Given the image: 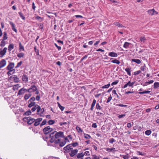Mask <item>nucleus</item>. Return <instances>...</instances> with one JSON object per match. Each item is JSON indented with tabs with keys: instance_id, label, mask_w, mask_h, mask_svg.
Wrapping results in <instances>:
<instances>
[{
	"instance_id": "1",
	"label": "nucleus",
	"mask_w": 159,
	"mask_h": 159,
	"mask_svg": "<svg viewBox=\"0 0 159 159\" xmlns=\"http://www.w3.org/2000/svg\"><path fill=\"white\" fill-rule=\"evenodd\" d=\"M23 120L25 121L26 120H27V123L29 125H31L35 121V119L33 118H31L30 117H25L23 119Z\"/></svg>"
},
{
	"instance_id": "2",
	"label": "nucleus",
	"mask_w": 159,
	"mask_h": 159,
	"mask_svg": "<svg viewBox=\"0 0 159 159\" xmlns=\"http://www.w3.org/2000/svg\"><path fill=\"white\" fill-rule=\"evenodd\" d=\"M52 129L49 126L45 127L43 129V131L44 134H47L52 131Z\"/></svg>"
},
{
	"instance_id": "3",
	"label": "nucleus",
	"mask_w": 159,
	"mask_h": 159,
	"mask_svg": "<svg viewBox=\"0 0 159 159\" xmlns=\"http://www.w3.org/2000/svg\"><path fill=\"white\" fill-rule=\"evenodd\" d=\"M54 133L55 134V138H57L58 139L60 137H64L63 132H62L61 131H59V132L54 131Z\"/></svg>"
},
{
	"instance_id": "4",
	"label": "nucleus",
	"mask_w": 159,
	"mask_h": 159,
	"mask_svg": "<svg viewBox=\"0 0 159 159\" xmlns=\"http://www.w3.org/2000/svg\"><path fill=\"white\" fill-rule=\"evenodd\" d=\"M37 109V114H39V112L40 111V107L38 105L36 104L31 109V111L32 112L34 111Z\"/></svg>"
},
{
	"instance_id": "5",
	"label": "nucleus",
	"mask_w": 159,
	"mask_h": 159,
	"mask_svg": "<svg viewBox=\"0 0 159 159\" xmlns=\"http://www.w3.org/2000/svg\"><path fill=\"white\" fill-rule=\"evenodd\" d=\"M49 137L51 138V139L49 141L51 143L54 142L55 139H57V138H55L56 137L55 135L54 132H53L50 134Z\"/></svg>"
},
{
	"instance_id": "6",
	"label": "nucleus",
	"mask_w": 159,
	"mask_h": 159,
	"mask_svg": "<svg viewBox=\"0 0 159 159\" xmlns=\"http://www.w3.org/2000/svg\"><path fill=\"white\" fill-rule=\"evenodd\" d=\"M37 90V87L35 85H32L28 89L27 92L29 93H32L36 91Z\"/></svg>"
},
{
	"instance_id": "7",
	"label": "nucleus",
	"mask_w": 159,
	"mask_h": 159,
	"mask_svg": "<svg viewBox=\"0 0 159 159\" xmlns=\"http://www.w3.org/2000/svg\"><path fill=\"white\" fill-rule=\"evenodd\" d=\"M0 51V57H2L6 54L7 50V48L6 47L4 48L2 50L1 49Z\"/></svg>"
},
{
	"instance_id": "8",
	"label": "nucleus",
	"mask_w": 159,
	"mask_h": 159,
	"mask_svg": "<svg viewBox=\"0 0 159 159\" xmlns=\"http://www.w3.org/2000/svg\"><path fill=\"white\" fill-rule=\"evenodd\" d=\"M78 150L77 149H74L71 151V152L69 153V155L71 157L74 156L77 153Z\"/></svg>"
},
{
	"instance_id": "9",
	"label": "nucleus",
	"mask_w": 159,
	"mask_h": 159,
	"mask_svg": "<svg viewBox=\"0 0 159 159\" xmlns=\"http://www.w3.org/2000/svg\"><path fill=\"white\" fill-rule=\"evenodd\" d=\"M43 120L42 118H39L36 119H35V121H34V125L35 126H37L39 125L40 124V122Z\"/></svg>"
},
{
	"instance_id": "10",
	"label": "nucleus",
	"mask_w": 159,
	"mask_h": 159,
	"mask_svg": "<svg viewBox=\"0 0 159 159\" xmlns=\"http://www.w3.org/2000/svg\"><path fill=\"white\" fill-rule=\"evenodd\" d=\"M15 65V64L13 62H10L7 66L6 69L8 70H10L13 68Z\"/></svg>"
},
{
	"instance_id": "11",
	"label": "nucleus",
	"mask_w": 159,
	"mask_h": 159,
	"mask_svg": "<svg viewBox=\"0 0 159 159\" xmlns=\"http://www.w3.org/2000/svg\"><path fill=\"white\" fill-rule=\"evenodd\" d=\"M6 64V61L5 59H2L0 61V68L4 67Z\"/></svg>"
},
{
	"instance_id": "12",
	"label": "nucleus",
	"mask_w": 159,
	"mask_h": 159,
	"mask_svg": "<svg viewBox=\"0 0 159 159\" xmlns=\"http://www.w3.org/2000/svg\"><path fill=\"white\" fill-rule=\"evenodd\" d=\"M28 78L27 75L25 74L23 75L22 79L23 81L25 83L27 82L28 81Z\"/></svg>"
},
{
	"instance_id": "13",
	"label": "nucleus",
	"mask_w": 159,
	"mask_h": 159,
	"mask_svg": "<svg viewBox=\"0 0 159 159\" xmlns=\"http://www.w3.org/2000/svg\"><path fill=\"white\" fill-rule=\"evenodd\" d=\"M10 24L11 25L12 30L14 31L15 32L17 33V31L15 27V25L12 22H10Z\"/></svg>"
},
{
	"instance_id": "14",
	"label": "nucleus",
	"mask_w": 159,
	"mask_h": 159,
	"mask_svg": "<svg viewBox=\"0 0 159 159\" xmlns=\"http://www.w3.org/2000/svg\"><path fill=\"white\" fill-rule=\"evenodd\" d=\"M108 55L110 57H116L118 56V55L117 53L113 52H109Z\"/></svg>"
},
{
	"instance_id": "15",
	"label": "nucleus",
	"mask_w": 159,
	"mask_h": 159,
	"mask_svg": "<svg viewBox=\"0 0 159 159\" xmlns=\"http://www.w3.org/2000/svg\"><path fill=\"white\" fill-rule=\"evenodd\" d=\"M71 144H69L64 147L63 148V149L64 150V152H66L67 151L68 149H70V148H71Z\"/></svg>"
},
{
	"instance_id": "16",
	"label": "nucleus",
	"mask_w": 159,
	"mask_h": 159,
	"mask_svg": "<svg viewBox=\"0 0 159 159\" xmlns=\"http://www.w3.org/2000/svg\"><path fill=\"white\" fill-rule=\"evenodd\" d=\"M14 45L13 44H10L8 47V50L9 52H10L11 50L14 48Z\"/></svg>"
},
{
	"instance_id": "17",
	"label": "nucleus",
	"mask_w": 159,
	"mask_h": 159,
	"mask_svg": "<svg viewBox=\"0 0 159 159\" xmlns=\"http://www.w3.org/2000/svg\"><path fill=\"white\" fill-rule=\"evenodd\" d=\"M131 43L127 42H125L123 45V47L125 48H128Z\"/></svg>"
},
{
	"instance_id": "18",
	"label": "nucleus",
	"mask_w": 159,
	"mask_h": 159,
	"mask_svg": "<svg viewBox=\"0 0 159 159\" xmlns=\"http://www.w3.org/2000/svg\"><path fill=\"white\" fill-rule=\"evenodd\" d=\"M13 76L14 81L15 83L18 82H19V79L17 76L16 75H13Z\"/></svg>"
},
{
	"instance_id": "19",
	"label": "nucleus",
	"mask_w": 159,
	"mask_h": 159,
	"mask_svg": "<svg viewBox=\"0 0 159 159\" xmlns=\"http://www.w3.org/2000/svg\"><path fill=\"white\" fill-rule=\"evenodd\" d=\"M131 61L132 62H135L138 64H139L141 62V61L140 60L137 59H133L131 60Z\"/></svg>"
},
{
	"instance_id": "20",
	"label": "nucleus",
	"mask_w": 159,
	"mask_h": 159,
	"mask_svg": "<svg viewBox=\"0 0 159 159\" xmlns=\"http://www.w3.org/2000/svg\"><path fill=\"white\" fill-rule=\"evenodd\" d=\"M128 86L130 87H132L131 83H130V81H129L128 82L125 84L124 86V87H123V88L124 89L126 88H127Z\"/></svg>"
},
{
	"instance_id": "21",
	"label": "nucleus",
	"mask_w": 159,
	"mask_h": 159,
	"mask_svg": "<svg viewBox=\"0 0 159 159\" xmlns=\"http://www.w3.org/2000/svg\"><path fill=\"white\" fill-rule=\"evenodd\" d=\"M125 70V71L127 72V74L129 76H130L131 75L130 68L128 67L126 68Z\"/></svg>"
},
{
	"instance_id": "22",
	"label": "nucleus",
	"mask_w": 159,
	"mask_h": 159,
	"mask_svg": "<svg viewBox=\"0 0 159 159\" xmlns=\"http://www.w3.org/2000/svg\"><path fill=\"white\" fill-rule=\"evenodd\" d=\"M8 38L7 34L5 32L3 33V39L2 40H7Z\"/></svg>"
},
{
	"instance_id": "23",
	"label": "nucleus",
	"mask_w": 159,
	"mask_h": 159,
	"mask_svg": "<svg viewBox=\"0 0 159 159\" xmlns=\"http://www.w3.org/2000/svg\"><path fill=\"white\" fill-rule=\"evenodd\" d=\"M148 13L151 16L154 14V9L149 10L148 11Z\"/></svg>"
},
{
	"instance_id": "24",
	"label": "nucleus",
	"mask_w": 159,
	"mask_h": 159,
	"mask_svg": "<svg viewBox=\"0 0 159 159\" xmlns=\"http://www.w3.org/2000/svg\"><path fill=\"white\" fill-rule=\"evenodd\" d=\"M19 51H21V50L24 51V46L22 45L21 43L20 42L19 43Z\"/></svg>"
},
{
	"instance_id": "25",
	"label": "nucleus",
	"mask_w": 159,
	"mask_h": 159,
	"mask_svg": "<svg viewBox=\"0 0 159 159\" xmlns=\"http://www.w3.org/2000/svg\"><path fill=\"white\" fill-rule=\"evenodd\" d=\"M31 111L30 110H29L26 111V112H25L24 114V115L25 116H28L29 115H31Z\"/></svg>"
},
{
	"instance_id": "26",
	"label": "nucleus",
	"mask_w": 159,
	"mask_h": 159,
	"mask_svg": "<svg viewBox=\"0 0 159 159\" xmlns=\"http://www.w3.org/2000/svg\"><path fill=\"white\" fill-rule=\"evenodd\" d=\"M146 40V39L144 36H142L140 38V40L141 42L144 43Z\"/></svg>"
},
{
	"instance_id": "27",
	"label": "nucleus",
	"mask_w": 159,
	"mask_h": 159,
	"mask_svg": "<svg viewBox=\"0 0 159 159\" xmlns=\"http://www.w3.org/2000/svg\"><path fill=\"white\" fill-rule=\"evenodd\" d=\"M66 143V141L65 140H64L63 141L60 142V144H59L60 146L61 147H62L64 146Z\"/></svg>"
},
{
	"instance_id": "28",
	"label": "nucleus",
	"mask_w": 159,
	"mask_h": 159,
	"mask_svg": "<svg viewBox=\"0 0 159 159\" xmlns=\"http://www.w3.org/2000/svg\"><path fill=\"white\" fill-rule=\"evenodd\" d=\"M31 96V95L30 94H25L24 96V98L25 100H26L28 99Z\"/></svg>"
},
{
	"instance_id": "29",
	"label": "nucleus",
	"mask_w": 159,
	"mask_h": 159,
	"mask_svg": "<svg viewBox=\"0 0 159 159\" xmlns=\"http://www.w3.org/2000/svg\"><path fill=\"white\" fill-rule=\"evenodd\" d=\"M24 92L23 91V88L20 89L18 93V95H21L24 94Z\"/></svg>"
},
{
	"instance_id": "30",
	"label": "nucleus",
	"mask_w": 159,
	"mask_h": 159,
	"mask_svg": "<svg viewBox=\"0 0 159 159\" xmlns=\"http://www.w3.org/2000/svg\"><path fill=\"white\" fill-rule=\"evenodd\" d=\"M111 62L117 64H119L120 63V61L117 59L112 60L111 61Z\"/></svg>"
},
{
	"instance_id": "31",
	"label": "nucleus",
	"mask_w": 159,
	"mask_h": 159,
	"mask_svg": "<svg viewBox=\"0 0 159 159\" xmlns=\"http://www.w3.org/2000/svg\"><path fill=\"white\" fill-rule=\"evenodd\" d=\"M159 87V83L158 82H155L154 84V88L155 89Z\"/></svg>"
},
{
	"instance_id": "32",
	"label": "nucleus",
	"mask_w": 159,
	"mask_h": 159,
	"mask_svg": "<svg viewBox=\"0 0 159 159\" xmlns=\"http://www.w3.org/2000/svg\"><path fill=\"white\" fill-rule=\"evenodd\" d=\"M84 156V154L82 152L79 153L77 155V157L78 158H80Z\"/></svg>"
},
{
	"instance_id": "33",
	"label": "nucleus",
	"mask_w": 159,
	"mask_h": 159,
	"mask_svg": "<svg viewBox=\"0 0 159 159\" xmlns=\"http://www.w3.org/2000/svg\"><path fill=\"white\" fill-rule=\"evenodd\" d=\"M114 24L115 25L117 26L120 27H124V26L122 24H120L118 22H115L114 23Z\"/></svg>"
},
{
	"instance_id": "34",
	"label": "nucleus",
	"mask_w": 159,
	"mask_h": 159,
	"mask_svg": "<svg viewBox=\"0 0 159 159\" xmlns=\"http://www.w3.org/2000/svg\"><path fill=\"white\" fill-rule=\"evenodd\" d=\"M19 16L23 20H25V17L23 16L22 13L21 12H20L18 13Z\"/></svg>"
},
{
	"instance_id": "35",
	"label": "nucleus",
	"mask_w": 159,
	"mask_h": 159,
	"mask_svg": "<svg viewBox=\"0 0 159 159\" xmlns=\"http://www.w3.org/2000/svg\"><path fill=\"white\" fill-rule=\"evenodd\" d=\"M30 103L28 105V107H31L33 106H34L35 104V102H30Z\"/></svg>"
},
{
	"instance_id": "36",
	"label": "nucleus",
	"mask_w": 159,
	"mask_h": 159,
	"mask_svg": "<svg viewBox=\"0 0 159 159\" xmlns=\"http://www.w3.org/2000/svg\"><path fill=\"white\" fill-rule=\"evenodd\" d=\"M34 48V51L36 54V56H38L39 55V49H38L36 48V46H35Z\"/></svg>"
},
{
	"instance_id": "37",
	"label": "nucleus",
	"mask_w": 159,
	"mask_h": 159,
	"mask_svg": "<svg viewBox=\"0 0 159 159\" xmlns=\"http://www.w3.org/2000/svg\"><path fill=\"white\" fill-rule=\"evenodd\" d=\"M5 44L6 43L5 40H2L0 44V46L3 47L4 46Z\"/></svg>"
},
{
	"instance_id": "38",
	"label": "nucleus",
	"mask_w": 159,
	"mask_h": 159,
	"mask_svg": "<svg viewBox=\"0 0 159 159\" xmlns=\"http://www.w3.org/2000/svg\"><path fill=\"white\" fill-rule=\"evenodd\" d=\"M24 56V54L22 52L18 53L17 55V57L19 58L23 57Z\"/></svg>"
},
{
	"instance_id": "39",
	"label": "nucleus",
	"mask_w": 159,
	"mask_h": 159,
	"mask_svg": "<svg viewBox=\"0 0 159 159\" xmlns=\"http://www.w3.org/2000/svg\"><path fill=\"white\" fill-rule=\"evenodd\" d=\"M150 92V91H145L143 92H139V93L140 94H144V93H149Z\"/></svg>"
},
{
	"instance_id": "40",
	"label": "nucleus",
	"mask_w": 159,
	"mask_h": 159,
	"mask_svg": "<svg viewBox=\"0 0 159 159\" xmlns=\"http://www.w3.org/2000/svg\"><path fill=\"white\" fill-rule=\"evenodd\" d=\"M40 113H39V114L40 116H42V114H43L44 111V108H42L41 109V107H40Z\"/></svg>"
},
{
	"instance_id": "41",
	"label": "nucleus",
	"mask_w": 159,
	"mask_h": 159,
	"mask_svg": "<svg viewBox=\"0 0 159 159\" xmlns=\"http://www.w3.org/2000/svg\"><path fill=\"white\" fill-rule=\"evenodd\" d=\"M151 133V131L150 130H148L145 132V134L147 135H150Z\"/></svg>"
},
{
	"instance_id": "42",
	"label": "nucleus",
	"mask_w": 159,
	"mask_h": 159,
	"mask_svg": "<svg viewBox=\"0 0 159 159\" xmlns=\"http://www.w3.org/2000/svg\"><path fill=\"white\" fill-rule=\"evenodd\" d=\"M84 137L87 139H89L91 138V136L89 134H85L84 135Z\"/></svg>"
},
{
	"instance_id": "43",
	"label": "nucleus",
	"mask_w": 159,
	"mask_h": 159,
	"mask_svg": "<svg viewBox=\"0 0 159 159\" xmlns=\"http://www.w3.org/2000/svg\"><path fill=\"white\" fill-rule=\"evenodd\" d=\"M35 100V98L34 97H31L29 100L28 102H34V101Z\"/></svg>"
},
{
	"instance_id": "44",
	"label": "nucleus",
	"mask_w": 159,
	"mask_h": 159,
	"mask_svg": "<svg viewBox=\"0 0 159 159\" xmlns=\"http://www.w3.org/2000/svg\"><path fill=\"white\" fill-rule=\"evenodd\" d=\"M49 125H52L54 124L55 121L52 120H50L48 121Z\"/></svg>"
},
{
	"instance_id": "45",
	"label": "nucleus",
	"mask_w": 159,
	"mask_h": 159,
	"mask_svg": "<svg viewBox=\"0 0 159 159\" xmlns=\"http://www.w3.org/2000/svg\"><path fill=\"white\" fill-rule=\"evenodd\" d=\"M76 129L79 132H83L82 130L80 127H79L78 126H76Z\"/></svg>"
},
{
	"instance_id": "46",
	"label": "nucleus",
	"mask_w": 159,
	"mask_h": 159,
	"mask_svg": "<svg viewBox=\"0 0 159 159\" xmlns=\"http://www.w3.org/2000/svg\"><path fill=\"white\" fill-rule=\"evenodd\" d=\"M96 107L97 109L99 110H102V107H101L99 104L98 103H97L96 105Z\"/></svg>"
},
{
	"instance_id": "47",
	"label": "nucleus",
	"mask_w": 159,
	"mask_h": 159,
	"mask_svg": "<svg viewBox=\"0 0 159 159\" xmlns=\"http://www.w3.org/2000/svg\"><path fill=\"white\" fill-rule=\"evenodd\" d=\"M73 148H70V149H68L67 150V151H66V152H64L65 153H69L70 152H71V151L73 150Z\"/></svg>"
},
{
	"instance_id": "48",
	"label": "nucleus",
	"mask_w": 159,
	"mask_h": 159,
	"mask_svg": "<svg viewBox=\"0 0 159 159\" xmlns=\"http://www.w3.org/2000/svg\"><path fill=\"white\" fill-rule=\"evenodd\" d=\"M47 122V121L46 120H44L43 122L41 123L40 124V126H42L44 125H45Z\"/></svg>"
},
{
	"instance_id": "49",
	"label": "nucleus",
	"mask_w": 159,
	"mask_h": 159,
	"mask_svg": "<svg viewBox=\"0 0 159 159\" xmlns=\"http://www.w3.org/2000/svg\"><path fill=\"white\" fill-rule=\"evenodd\" d=\"M110 85V84L109 83L107 85H105L102 87V88L103 89L105 88H108Z\"/></svg>"
},
{
	"instance_id": "50",
	"label": "nucleus",
	"mask_w": 159,
	"mask_h": 159,
	"mask_svg": "<svg viewBox=\"0 0 159 159\" xmlns=\"http://www.w3.org/2000/svg\"><path fill=\"white\" fill-rule=\"evenodd\" d=\"M68 138H69V139L70 140H71L72 137H71V135H69L67 137H66V138H65V140L66 141V140H67L68 141H69V139H68Z\"/></svg>"
},
{
	"instance_id": "51",
	"label": "nucleus",
	"mask_w": 159,
	"mask_h": 159,
	"mask_svg": "<svg viewBox=\"0 0 159 159\" xmlns=\"http://www.w3.org/2000/svg\"><path fill=\"white\" fill-rule=\"evenodd\" d=\"M116 106H120V107H126L127 106V105H124V104H116Z\"/></svg>"
},
{
	"instance_id": "52",
	"label": "nucleus",
	"mask_w": 159,
	"mask_h": 159,
	"mask_svg": "<svg viewBox=\"0 0 159 159\" xmlns=\"http://www.w3.org/2000/svg\"><path fill=\"white\" fill-rule=\"evenodd\" d=\"M22 62L21 61L20 62H18L17 63V66L15 67V68H16L19 67L22 64Z\"/></svg>"
},
{
	"instance_id": "53",
	"label": "nucleus",
	"mask_w": 159,
	"mask_h": 159,
	"mask_svg": "<svg viewBox=\"0 0 159 159\" xmlns=\"http://www.w3.org/2000/svg\"><path fill=\"white\" fill-rule=\"evenodd\" d=\"M141 73V71L140 70H138L135 71L134 73V75H138Z\"/></svg>"
},
{
	"instance_id": "54",
	"label": "nucleus",
	"mask_w": 159,
	"mask_h": 159,
	"mask_svg": "<svg viewBox=\"0 0 159 159\" xmlns=\"http://www.w3.org/2000/svg\"><path fill=\"white\" fill-rule=\"evenodd\" d=\"M116 140L113 138L109 140V142L110 143H112L113 142H115Z\"/></svg>"
},
{
	"instance_id": "55",
	"label": "nucleus",
	"mask_w": 159,
	"mask_h": 159,
	"mask_svg": "<svg viewBox=\"0 0 159 159\" xmlns=\"http://www.w3.org/2000/svg\"><path fill=\"white\" fill-rule=\"evenodd\" d=\"M88 56V55H85L81 59L80 61V62H82L84 59H86L87 57Z\"/></svg>"
},
{
	"instance_id": "56",
	"label": "nucleus",
	"mask_w": 159,
	"mask_h": 159,
	"mask_svg": "<svg viewBox=\"0 0 159 159\" xmlns=\"http://www.w3.org/2000/svg\"><path fill=\"white\" fill-rule=\"evenodd\" d=\"M71 144V147L72 146L73 147H75L76 146H77L78 145V143L77 142H75Z\"/></svg>"
},
{
	"instance_id": "57",
	"label": "nucleus",
	"mask_w": 159,
	"mask_h": 159,
	"mask_svg": "<svg viewBox=\"0 0 159 159\" xmlns=\"http://www.w3.org/2000/svg\"><path fill=\"white\" fill-rule=\"evenodd\" d=\"M112 98V97L111 95H110L107 99V103H108L111 100Z\"/></svg>"
},
{
	"instance_id": "58",
	"label": "nucleus",
	"mask_w": 159,
	"mask_h": 159,
	"mask_svg": "<svg viewBox=\"0 0 159 159\" xmlns=\"http://www.w3.org/2000/svg\"><path fill=\"white\" fill-rule=\"evenodd\" d=\"M145 64H144L143 66H142L140 67V69L142 71H144L145 68Z\"/></svg>"
},
{
	"instance_id": "59",
	"label": "nucleus",
	"mask_w": 159,
	"mask_h": 159,
	"mask_svg": "<svg viewBox=\"0 0 159 159\" xmlns=\"http://www.w3.org/2000/svg\"><path fill=\"white\" fill-rule=\"evenodd\" d=\"M84 156H89L90 155L89 152V151H86L83 154Z\"/></svg>"
},
{
	"instance_id": "60",
	"label": "nucleus",
	"mask_w": 159,
	"mask_h": 159,
	"mask_svg": "<svg viewBox=\"0 0 159 159\" xmlns=\"http://www.w3.org/2000/svg\"><path fill=\"white\" fill-rule=\"evenodd\" d=\"M92 156L93 157L92 159H99V157L95 155H93Z\"/></svg>"
},
{
	"instance_id": "61",
	"label": "nucleus",
	"mask_w": 159,
	"mask_h": 159,
	"mask_svg": "<svg viewBox=\"0 0 159 159\" xmlns=\"http://www.w3.org/2000/svg\"><path fill=\"white\" fill-rule=\"evenodd\" d=\"M118 82H119V81L118 80H116L115 81H114L111 83V85H116L117 84Z\"/></svg>"
},
{
	"instance_id": "62",
	"label": "nucleus",
	"mask_w": 159,
	"mask_h": 159,
	"mask_svg": "<svg viewBox=\"0 0 159 159\" xmlns=\"http://www.w3.org/2000/svg\"><path fill=\"white\" fill-rule=\"evenodd\" d=\"M60 140L61 139H58L57 140H55V141H54V142L56 144H58L59 143H60Z\"/></svg>"
},
{
	"instance_id": "63",
	"label": "nucleus",
	"mask_w": 159,
	"mask_h": 159,
	"mask_svg": "<svg viewBox=\"0 0 159 159\" xmlns=\"http://www.w3.org/2000/svg\"><path fill=\"white\" fill-rule=\"evenodd\" d=\"M96 103V100L95 99H94L93 101L91 106L94 107Z\"/></svg>"
},
{
	"instance_id": "64",
	"label": "nucleus",
	"mask_w": 159,
	"mask_h": 159,
	"mask_svg": "<svg viewBox=\"0 0 159 159\" xmlns=\"http://www.w3.org/2000/svg\"><path fill=\"white\" fill-rule=\"evenodd\" d=\"M54 44H55V46L57 48V49H58V50L59 51L60 50H61V46H58L57 45V44L55 43Z\"/></svg>"
}]
</instances>
